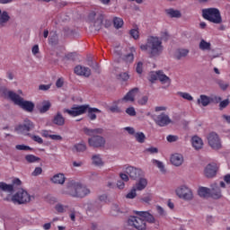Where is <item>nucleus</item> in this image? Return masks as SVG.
Masks as SVG:
<instances>
[{
    "instance_id": "f257e3e1",
    "label": "nucleus",
    "mask_w": 230,
    "mask_h": 230,
    "mask_svg": "<svg viewBox=\"0 0 230 230\" xmlns=\"http://www.w3.org/2000/svg\"><path fill=\"white\" fill-rule=\"evenodd\" d=\"M135 215L129 217L127 221L128 226L137 230L146 229V222L148 224H155V217L148 211H134Z\"/></svg>"
},
{
    "instance_id": "f03ea898",
    "label": "nucleus",
    "mask_w": 230,
    "mask_h": 230,
    "mask_svg": "<svg viewBox=\"0 0 230 230\" xmlns=\"http://www.w3.org/2000/svg\"><path fill=\"white\" fill-rule=\"evenodd\" d=\"M142 51H148L150 57H159L163 54L164 47L163 46V40L159 37L151 36L147 39L146 45H141Z\"/></svg>"
},
{
    "instance_id": "7ed1b4c3",
    "label": "nucleus",
    "mask_w": 230,
    "mask_h": 230,
    "mask_svg": "<svg viewBox=\"0 0 230 230\" xmlns=\"http://www.w3.org/2000/svg\"><path fill=\"white\" fill-rule=\"evenodd\" d=\"M65 113L68 114L69 116H73L74 118L76 116H82V114H85L88 112V118L94 121L96 119V114H100L102 112L101 110L98 108H91L89 105H80V106H74L70 110H64Z\"/></svg>"
},
{
    "instance_id": "20e7f679",
    "label": "nucleus",
    "mask_w": 230,
    "mask_h": 230,
    "mask_svg": "<svg viewBox=\"0 0 230 230\" xmlns=\"http://www.w3.org/2000/svg\"><path fill=\"white\" fill-rule=\"evenodd\" d=\"M85 135L90 136L88 138V145L93 148H102L105 146V138L101 134H103L102 128H95V129H84Z\"/></svg>"
},
{
    "instance_id": "39448f33",
    "label": "nucleus",
    "mask_w": 230,
    "mask_h": 230,
    "mask_svg": "<svg viewBox=\"0 0 230 230\" xmlns=\"http://www.w3.org/2000/svg\"><path fill=\"white\" fill-rule=\"evenodd\" d=\"M4 96L9 98V100H12L15 105H19V107L27 112H33V109H35V104H33V102L30 101H24L22 97L12 91H5Z\"/></svg>"
},
{
    "instance_id": "423d86ee",
    "label": "nucleus",
    "mask_w": 230,
    "mask_h": 230,
    "mask_svg": "<svg viewBox=\"0 0 230 230\" xmlns=\"http://www.w3.org/2000/svg\"><path fill=\"white\" fill-rule=\"evenodd\" d=\"M66 193L71 197L84 199V197H87V195L91 193V190L87 187L82 185L79 182L71 181L67 186Z\"/></svg>"
},
{
    "instance_id": "0eeeda50",
    "label": "nucleus",
    "mask_w": 230,
    "mask_h": 230,
    "mask_svg": "<svg viewBox=\"0 0 230 230\" xmlns=\"http://www.w3.org/2000/svg\"><path fill=\"white\" fill-rule=\"evenodd\" d=\"M31 199H33V196L22 189L13 195L11 199L7 198V200H10L13 204H18L21 206V204H29V202H31Z\"/></svg>"
},
{
    "instance_id": "6e6552de",
    "label": "nucleus",
    "mask_w": 230,
    "mask_h": 230,
    "mask_svg": "<svg viewBox=\"0 0 230 230\" xmlns=\"http://www.w3.org/2000/svg\"><path fill=\"white\" fill-rule=\"evenodd\" d=\"M175 194L181 200H193L195 199V195L193 194V190L190 188L188 185H180L175 190Z\"/></svg>"
},
{
    "instance_id": "1a4fd4ad",
    "label": "nucleus",
    "mask_w": 230,
    "mask_h": 230,
    "mask_svg": "<svg viewBox=\"0 0 230 230\" xmlns=\"http://www.w3.org/2000/svg\"><path fill=\"white\" fill-rule=\"evenodd\" d=\"M204 19L214 22L215 24H220L222 22V16H220V11L217 8L204 9L202 11Z\"/></svg>"
},
{
    "instance_id": "9d476101",
    "label": "nucleus",
    "mask_w": 230,
    "mask_h": 230,
    "mask_svg": "<svg viewBox=\"0 0 230 230\" xmlns=\"http://www.w3.org/2000/svg\"><path fill=\"white\" fill-rule=\"evenodd\" d=\"M208 143L213 150H220L222 148V140L220 137L216 132H210L207 136Z\"/></svg>"
},
{
    "instance_id": "9b49d317",
    "label": "nucleus",
    "mask_w": 230,
    "mask_h": 230,
    "mask_svg": "<svg viewBox=\"0 0 230 230\" xmlns=\"http://www.w3.org/2000/svg\"><path fill=\"white\" fill-rule=\"evenodd\" d=\"M35 128V124L31 122L30 119H25L22 124H20L18 127H16L17 132L20 134H28L31 130H33Z\"/></svg>"
},
{
    "instance_id": "f8f14e48",
    "label": "nucleus",
    "mask_w": 230,
    "mask_h": 230,
    "mask_svg": "<svg viewBox=\"0 0 230 230\" xmlns=\"http://www.w3.org/2000/svg\"><path fill=\"white\" fill-rule=\"evenodd\" d=\"M125 173H127L130 179H137V177H143V175H145L143 170L134 166H128L125 170Z\"/></svg>"
},
{
    "instance_id": "ddd939ff",
    "label": "nucleus",
    "mask_w": 230,
    "mask_h": 230,
    "mask_svg": "<svg viewBox=\"0 0 230 230\" xmlns=\"http://www.w3.org/2000/svg\"><path fill=\"white\" fill-rule=\"evenodd\" d=\"M217 172H218V165L216 163L208 164L204 170V175L208 177V179H213L217 175Z\"/></svg>"
},
{
    "instance_id": "4468645a",
    "label": "nucleus",
    "mask_w": 230,
    "mask_h": 230,
    "mask_svg": "<svg viewBox=\"0 0 230 230\" xmlns=\"http://www.w3.org/2000/svg\"><path fill=\"white\" fill-rule=\"evenodd\" d=\"M139 96V89L134 88L131 91H129L121 100V103H128L130 102L131 103L134 102L136 100V97Z\"/></svg>"
},
{
    "instance_id": "2eb2a0df",
    "label": "nucleus",
    "mask_w": 230,
    "mask_h": 230,
    "mask_svg": "<svg viewBox=\"0 0 230 230\" xmlns=\"http://www.w3.org/2000/svg\"><path fill=\"white\" fill-rule=\"evenodd\" d=\"M155 123H156L158 127H166V125L172 123V119L167 114L162 113L155 119Z\"/></svg>"
},
{
    "instance_id": "dca6fc26",
    "label": "nucleus",
    "mask_w": 230,
    "mask_h": 230,
    "mask_svg": "<svg viewBox=\"0 0 230 230\" xmlns=\"http://www.w3.org/2000/svg\"><path fill=\"white\" fill-rule=\"evenodd\" d=\"M170 162L173 166H182L184 163V156L181 154H172L170 158Z\"/></svg>"
},
{
    "instance_id": "f3484780",
    "label": "nucleus",
    "mask_w": 230,
    "mask_h": 230,
    "mask_svg": "<svg viewBox=\"0 0 230 230\" xmlns=\"http://www.w3.org/2000/svg\"><path fill=\"white\" fill-rule=\"evenodd\" d=\"M75 75H78V76H84L85 78H89V76H91V68L77 66L75 67Z\"/></svg>"
},
{
    "instance_id": "a211bd4d",
    "label": "nucleus",
    "mask_w": 230,
    "mask_h": 230,
    "mask_svg": "<svg viewBox=\"0 0 230 230\" xmlns=\"http://www.w3.org/2000/svg\"><path fill=\"white\" fill-rule=\"evenodd\" d=\"M210 197H212V199H222V190L218 184L214 183L211 185Z\"/></svg>"
},
{
    "instance_id": "6ab92c4d",
    "label": "nucleus",
    "mask_w": 230,
    "mask_h": 230,
    "mask_svg": "<svg viewBox=\"0 0 230 230\" xmlns=\"http://www.w3.org/2000/svg\"><path fill=\"white\" fill-rule=\"evenodd\" d=\"M146 186H148V181L145 178H140L133 188L136 189L137 191H143Z\"/></svg>"
},
{
    "instance_id": "aec40b11",
    "label": "nucleus",
    "mask_w": 230,
    "mask_h": 230,
    "mask_svg": "<svg viewBox=\"0 0 230 230\" xmlns=\"http://www.w3.org/2000/svg\"><path fill=\"white\" fill-rule=\"evenodd\" d=\"M49 109H51V102L49 101H43L38 105V111L40 114L48 112Z\"/></svg>"
},
{
    "instance_id": "412c9836",
    "label": "nucleus",
    "mask_w": 230,
    "mask_h": 230,
    "mask_svg": "<svg viewBox=\"0 0 230 230\" xmlns=\"http://www.w3.org/2000/svg\"><path fill=\"white\" fill-rule=\"evenodd\" d=\"M191 145L195 150H200L204 146V142L199 137L194 136L191 138Z\"/></svg>"
},
{
    "instance_id": "4be33fe9",
    "label": "nucleus",
    "mask_w": 230,
    "mask_h": 230,
    "mask_svg": "<svg viewBox=\"0 0 230 230\" xmlns=\"http://www.w3.org/2000/svg\"><path fill=\"white\" fill-rule=\"evenodd\" d=\"M8 21H10L8 12L0 10V28H4L8 24Z\"/></svg>"
},
{
    "instance_id": "5701e85b",
    "label": "nucleus",
    "mask_w": 230,
    "mask_h": 230,
    "mask_svg": "<svg viewBox=\"0 0 230 230\" xmlns=\"http://www.w3.org/2000/svg\"><path fill=\"white\" fill-rule=\"evenodd\" d=\"M158 80L163 84V85H166L169 87L170 84H172V80L168 77L163 71H158Z\"/></svg>"
},
{
    "instance_id": "b1692460",
    "label": "nucleus",
    "mask_w": 230,
    "mask_h": 230,
    "mask_svg": "<svg viewBox=\"0 0 230 230\" xmlns=\"http://www.w3.org/2000/svg\"><path fill=\"white\" fill-rule=\"evenodd\" d=\"M158 80L163 84V85H166L169 87L170 84H172V80L168 77L163 71H158Z\"/></svg>"
},
{
    "instance_id": "393cba45",
    "label": "nucleus",
    "mask_w": 230,
    "mask_h": 230,
    "mask_svg": "<svg viewBox=\"0 0 230 230\" xmlns=\"http://www.w3.org/2000/svg\"><path fill=\"white\" fill-rule=\"evenodd\" d=\"M209 103H211V98L208 95L201 94L198 99V105H202V107H208Z\"/></svg>"
},
{
    "instance_id": "a878e982",
    "label": "nucleus",
    "mask_w": 230,
    "mask_h": 230,
    "mask_svg": "<svg viewBox=\"0 0 230 230\" xmlns=\"http://www.w3.org/2000/svg\"><path fill=\"white\" fill-rule=\"evenodd\" d=\"M51 181L54 182V184H64V182H66V176H64L63 173L55 174L51 178Z\"/></svg>"
},
{
    "instance_id": "bb28decb",
    "label": "nucleus",
    "mask_w": 230,
    "mask_h": 230,
    "mask_svg": "<svg viewBox=\"0 0 230 230\" xmlns=\"http://www.w3.org/2000/svg\"><path fill=\"white\" fill-rule=\"evenodd\" d=\"M198 194L199 197L206 199L207 197H211V189L207 187H199L198 190Z\"/></svg>"
},
{
    "instance_id": "cd10ccee",
    "label": "nucleus",
    "mask_w": 230,
    "mask_h": 230,
    "mask_svg": "<svg viewBox=\"0 0 230 230\" xmlns=\"http://www.w3.org/2000/svg\"><path fill=\"white\" fill-rule=\"evenodd\" d=\"M54 125H58V127H63L66 123V119L60 113H57L53 119Z\"/></svg>"
},
{
    "instance_id": "c85d7f7f",
    "label": "nucleus",
    "mask_w": 230,
    "mask_h": 230,
    "mask_svg": "<svg viewBox=\"0 0 230 230\" xmlns=\"http://www.w3.org/2000/svg\"><path fill=\"white\" fill-rule=\"evenodd\" d=\"M190 50L188 49H180L175 52V58L177 60H181V58H184V57H188Z\"/></svg>"
},
{
    "instance_id": "c756f323",
    "label": "nucleus",
    "mask_w": 230,
    "mask_h": 230,
    "mask_svg": "<svg viewBox=\"0 0 230 230\" xmlns=\"http://www.w3.org/2000/svg\"><path fill=\"white\" fill-rule=\"evenodd\" d=\"M199 49H201V51H210L211 43L206 41L205 40H201L199 42Z\"/></svg>"
},
{
    "instance_id": "7c9ffc66",
    "label": "nucleus",
    "mask_w": 230,
    "mask_h": 230,
    "mask_svg": "<svg viewBox=\"0 0 230 230\" xmlns=\"http://www.w3.org/2000/svg\"><path fill=\"white\" fill-rule=\"evenodd\" d=\"M93 164L95 166H103V160L102 159V155H94L92 157Z\"/></svg>"
},
{
    "instance_id": "2f4dec72",
    "label": "nucleus",
    "mask_w": 230,
    "mask_h": 230,
    "mask_svg": "<svg viewBox=\"0 0 230 230\" xmlns=\"http://www.w3.org/2000/svg\"><path fill=\"white\" fill-rule=\"evenodd\" d=\"M0 190L12 193V191H13V185L6 184L5 182H0Z\"/></svg>"
},
{
    "instance_id": "473e14b6",
    "label": "nucleus",
    "mask_w": 230,
    "mask_h": 230,
    "mask_svg": "<svg viewBox=\"0 0 230 230\" xmlns=\"http://www.w3.org/2000/svg\"><path fill=\"white\" fill-rule=\"evenodd\" d=\"M177 96H180L181 98H183V100H187L188 102H193V96L188 93L184 92H178Z\"/></svg>"
},
{
    "instance_id": "72a5a7b5",
    "label": "nucleus",
    "mask_w": 230,
    "mask_h": 230,
    "mask_svg": "<svg viewBox=\"0 0 230 230\" xmlns=\"http://www.w3.org/2000/svg\"><path fill=\"white\" fill-rule=\"evenodd\" d=\"M135 139L137 141V143H145V139H146V137L145 136V133L138 132L135 134Z\"/></svg>"
},
{
    "instance_id": "f704fd0d",
    "label": "nucleus",
    "mask_w": 230,
    "mask_h": 230,
    "mask_svg": "<svg viewBox=\"0 0 230 230\" xmlns=\"http://www.w3.org/2000/svg\"><path fill=\"white\" fill-rule=\"evenodd\" d=\"M158 78H159V71L149 73L148 80L149 82H152V84H154L155 80H158Z\"/></svg>"
},
{
    "instance_id": "c9c22d12",
    "label": "nucleus",
    "mask_w": 230,
    "mask_h": 230,
    "mask_svg": "<svg viewBox=\"0 0 230 230\" xmlns=\"http://www.w3.org/2000/svg\"><path fill=\"white\" fill-rule=\"evenodd\" d=\"M153 164L157 166V168H159L160 172H162L163 173L166 172V169H164V164H163V162L159 160H153Z\"/></svg>"
},
{
    "instance_id": "e433bc0d",
    "label": "nucleus",
    "mask_w": 230,
    "mask_h": 230,
    "mask_svg": "<svg viewBox=\"0 0 230 230\" xmlns=\"http://www.w3.org/2000/svg\"><path fill=\"white\" fill-rule=\"evenodd\" d=\"M166 13L170 15V17H181V12L178 10L167 9Z\"/></svg>"
},
{
    "instance_id": "4c0bfd02",
    "label": "nucleus",
    "mask_w": 230,
    "mask_h": 230,
    "mask_svg": "<svg viewBox=\"0 0 230 230\" xmlns=\"http://www.w3.org/2000/svg\"><path fill=\"white\" fill-rule=\"evenodd\" d=\"M25 160L28 163H39V161H40V158L37 157L33 155H28L25 156Z\"/></svg>"
},
{
    "instance_id": "58836bf2",
    "label": "nucleus",
    "mask_w": 230,
    "mask_h": 230,
    "mask_svg": "<svg viewBox=\"0 0 230 230\" xmlns=\"http://www.w3.org/2000/svg\"><path fill=\"white\" fill-rule=\"evenodd\" d=\"M113 24L117 30H119V28L123 26V19L118 17L114 18Z\"/></svg>"
},
{
    "instance_id": "ea45409f",
    "label": "nucleus",
    "mask_w": 230,
    "mask_h": 230,
    "mask_svg": "<svg viewBox=\"0 0 230 230\" xmlns=\"http://www.w3.org/2000/svg\"><path fill=\"white\" fill-rule=\"evenodd\" d=\"M136 191L137 190L133 187L126 195V199H136V197H137V193Z\"/></svg>"
},
{
    "instance_id": "a19ab883",
    "label": "nucleus",
    "mask_w": 230,
    "mask_h": 230,
    "mask_svg": "<svg viewBox=\"0 0 230 230\" xmlns=\"http://www.w3.org/2000/svg\"><path fill=\"white\" fill-rule=\"evenodd\" d=\"M136 51V49L134 48H131V53L128 54L125 57V60L126 62H134V52Z\"/></svg>"
},
{
    "instance_id": "79ce46f5",
    "label": "nucleus",
    "mask_w": 230,
    "mask_h": 230,
    "mask_svg": "<svg viewBox=\"0 0 230 230\" xmlns=\"http://www.w3.org/2000/svg\"><path fill=\"white\" fill-rule=\"evenodd\" d=\"M75 148L77 152H85L87 150V146H85V144H76Z\"/></svg>"
},
{
    "instance_id": "37998d69",
    "label": "nucleus",
    "mask_w": 230,
    "mask_h": 230,
    "mask_svg": "<svg viewBox=\"0 0 230 230\" xmlns=\"http://www.w3.org/2000/svg\"><path fill=\"white\" fill-rule=\"evenodd\" d=\"M130 35L135 39V40H137V39H139V31H137V29H132L130 31Z\"/></svg>"
},
{
    "instance_id": "c03bdc74",
    "label": "nucleus",
    "mask_w": 230,
    "mask_h": 230,
    "mask_svg": "<svg viewBox=\"0 0 230 230\" xmlns=\"http://www.w3.org/2000/svg\"><path fill=\"white\" fill-rule=\"evenodd\" d=\"M30 137H31L33 141H36V143H39L40 145H42V143H44V140H42V137L39 136L30 135Z\"/></svg>"
},
{
    "instance_id": "a18cd8bd",
    "label": "nucleus",
    "mask_w": 230,
    "mask_h": 230,
    "mask_svg": "<svg viewBox=\"0 0 230 230\" xmlns=\"http://www.w3.org/2000/svg\"><path fill=\"white\" fill-rule=\"evenodd\" d=\"M42 137H49V139H51V135L53 134V131L51 130H42L40 132Z\"/></svg>"
},
{
    "instance_id": "49530a36",
    "label": "nucleus",
    "mask_w": 230,
    "mask_h": 230,
    "mask_svg": "<svg viewBox=\"0 0 230 230\" xmlns=\"http://www.w3.org/2000/svg\"><path fill=\"white\" fill-rule=\"evenodd\" d=\"M219 87L223 90V91H226V89H227L229 87V84L222 81V80H219L217 82Z\"/></svg>"
},
{
    "instance_id": "de8ad7c7",
    "label": "nucleus",
    "mask_w": 230,
    "mask_h": 230,
    "mask_svg": "<svg viewBox=\"0 0 230 230\" xmlns=\"http://www.w3.org/2000/svg\"><path fill=\"white\" fill-rule=\"evenodd\" d=\"M126 113H128V116H136V109L134 107L127 108Z\"/></svg>"
},
{
    "instance_id": "09e8293b",
    "label": "nucleus",
    "mask_w": 230,
    "mask_h": 230,
    "mask_svg": "<svg viewBox=\"0 0 230 230\" xmlns=\"http://www.w3.org/2000/svg\"><path fill=\"white\" fill-rule=\"evenodd\" d=\"M119 78L120 80H123V82H127V80H128V78H130V75H128V74L127 72H124L119 75Z\"/></svg>"
},
{
    "instance_id": "8fccbe9b",
    "label": "nucleus",
    "mask_w": 230,
    "mask_h": 230,
    "mask_svg": "<svg viewBox=\"0 0 230 230\" xmlns=\"http://www.w3.org/2000/svg\"><path fill=\"white\" fill-rule=\"evenodd\" d=\"M147 102H148V97H147V96H142V97L138 100V104H139V105H146Z\"/></svg>"
},
{
    "instance_id": "3c124183",
    "label": "nucleus",
    "mask_w": 230,
    "mask_h": 230,
    "mask_svg": "<svg viewBox=\"0 0 230 230\" xmlns=\"http://www.w3.org/2000/svg\"><path fill=\"white\" fill-rule=\"evenodd\" d=\"M66 209H67V207H64V205H57L56 206V211H58V213H64V211H66Z\"/></svg>"
},
{
    "instance_id": "603ef678",
    "label": "nucleus",
    "mask_w": 230,
    "mask_h": 230,
    "mask_svg": "<svg viewBox=\"0 0 230 230\" xmlns=\"http://www.w3.org/2000/svg\"><path fill=\"white\" fill-rule=\"evenodd\" d=\"M178 139H179V137H177V136L169 135V136L167 137V141H168L169 143H175V141H177Z\"/></svg>"
},
{
    "instance_id": "864d4df0",
    "label": "nucleus",
    "mask_w": 230,
    "mask_h": 230,
    "mask_svg": "<svg viewBox=\"0 0 230 230\" xmlns=\"http://www.w3.org/2000/svg\"><path fill=\"white\" fill-rule=\"evenodd\" d=\"M170 39V34H168V31H164L161 32V40H168Z\"/></svg>"
},
{
    "instance_id": "5fc2aeb1",
    "label": "nucleus",
    "mask_w": 230,
    "mask_h": 230,
    "mask_svg": "<svg viewBox=\"0 0 230 230\" xmlns=\"http://www.w3.org/2000/svg\"><path fill=\"white\" fill-rule=\"evenodd\" d=\"M42 173V168L40 167H36L34 171L32 172V176L37 177L38 175H40Z\"/></svg>"
},
{
    "instance_id": "6e6d98bb",
    "label": "nucleus",
    "mask_w": 230,
    "mask_h": 230,
    "mask_svg": "<svg viewBox=\"0 0 230 230\" xmlns=\"http://www.w3.org/2000/svg\"><path fill=\"white\" fill-rule=\"evenodd\" d=\"M118 213H121V210L118 205H114L112 207L111 215H117Z\"/></svg>"
},
{
    "instance_id": "4d7b16f0",
    "label": "nucleus",
    "mask_w": 230,
    "mask_h": 230,
    "mask_svg": "<svg viewBox=\"0 0 230 230\" xmlns=\"http://www.w3.org/2000/svg\"><path fill=\"white\" fill-rule=\"evenodd\" d=\"M15 148L16 150H31L30 146L24 145H17Z\"/></svg>"
},
{
    "instance_id": "13d9d810",
    "label": "nucleus",
    "mask_w": 230,
    "mask_h": 230,
    "mask_svg": "<svg viewBox=\"0 0 230 230\" xmlns=\"http://www.w3.org/2000/svg\"><path fill=\"white\" fill-rule=\"evenodd\" d=\"M39 89L40 91H49V89H51V84H40Z\"/></svg>"
},
{
    "instance_id": "bf43d9fd",
    "label": "nucleus",
    "mask_w": 230,
    "mask_h": 230,
    "mask_svg": "<svg viewBox=\"0 0 230 230\" xmlns=\"http://www.w3.org/2000/svg\"><path fill=\"white\" fill-rule=\"evenodd\" d=\"M50 139H52L53 141H62V136L60 135H52L50 136Z\"/></svg>"
},
{
    "instance_id": "052dcab7",
    "label": "nucleus",
    "mask_w": 230,
    "mask_h": 230,
    "mask_svg": "<svg viewBox=\"0 0 230 230\" xmlns=\"http://www.w3.org/2000/svg\"><path fill=\"white\" fill-rule=\"evenodd\" d=\"M137 73H138V75H141V73H143V63L142 62L137 63Z\"/></svg>"
},
{
    "instance_id": "680f3d73",
    "label": "nucleus",
    "mask_w": 230,
    "mask_h": 230,
    "mask_svg": "<svg viewBox=\"0 0 230 230\" xmlns=\"http://www.w3.org/2000/svg\"><path fill=\"white\" fill-rule=\"evenodd\" d=\"M156 211L160 215V217H164L166 215V212H164V209L161 207H156Z\"/></svg>"
},
{
    "instance_id": "e2e57ef3",
    "label": "nucleus",
    "mask_w": 230,
    "mask_h": 230,
    "mask_svg": "<svg viewBox=\"0 0 230 230\" xmlns=\"http://www.w3.org/2000/svg\"><path fill=\"white\" fill-rule=\"evenodd\" d=\"M119 177H120V179H121L124 182H128V181H129L128 175L126 174V173L121 172V173L119 174Z\"/></svg>"
},
{
    "instance_id": "0e129e2a",
    "label": "nucleus",
    "mask_w": 230,
    "mask_h": 230,
    "mask_svg": "<svg viewBox=\"0 0 230 230\" xmlns=\"http://www.w3.org/2000/svg\"><path fill=\"white\" fill-rule=\"evenodd\" d=\"M141 200H142V202H146V204H148V202H150V200H152V196H150V195L144 196L141 199Z\"/></svg>"
},
{
    "instance_id": "69168bd1",
    "label": "nucleus",
    "mask_w": 230,
    "mask_h": 230,
    "mask_svg": "<svg viewBox=\"0 0 230 230\" xmlns=\"http://www.w3.org/2000/svg\"><path fill=\"white\" fill-rule=\"evenodd\" d=\"M227 105H229V100H225L220 102L219 107H221V109H226Z\"/></svg>"
},
{
    "instance_id": "338daca9",
    "label": "nucleus",
    "mask_w": 230,
    "mask_h": 230,
    "mask_svg": "<svg viewBox=\"0 0 230 230\" xmlns=\"http://www.w3.org/2000/svg\"><path fill=\"white\" fill-rule=\"evenodd\" d=\"M109 111H111V112H120L119 108L117 105L110 107Z\"/></svg>"
},
{
    "instance_id": "774afa93",
    "label": "nucleus",
    "mask_w": 230,
    "mask_h": 230,
    "mask_svg": "<svg viewBox=\"0 0 230 230\" xmlns=\"http://www.w3.org/2000/svg\"><path fill=\"white\" fill-rule=\"evenodd\" d=\"M62 85H64V78L58 79V81L56 82V86L62 87Z\"/></svg>"
}]
</instances>
